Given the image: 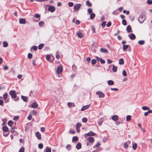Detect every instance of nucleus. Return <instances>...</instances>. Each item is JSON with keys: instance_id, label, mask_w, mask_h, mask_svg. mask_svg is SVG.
Masks as SVG:
<instances>
[{"instance_id": "nucleus-1", "label": "nucleus", "mask_w": 152, "mask_h": 152, "mask_svg": "<svg viewBox=\"0 0 152 152\" xmlns=\"http://www.w3.org/2000/svg\"><path fill=\"white\" fill-rule=\"evenodd\" d=\"M88 142L87 145L88 146L92 145L94 141L95 140L94 138L92 137H89L87 139Z\"/></svg>"}, {"instance_id": "nucleus-2", "label": "nucleus", "mask_w": 152, "mask_h": 152, "mask_svg": "<svg viewBox=\"0 0 152 152\" xmlns=\"http://www.w3.org/2000/svg\"><path fill=\"white\" fill-rule=\"evenodd\" d=\"M146 19L145 15L141 14L140 15L138 19L139 22L140 23H142Z\"/></svg>"}, {"instance_id": "nucleus-3", "label": "nucleus", "mask_w": 152, "mask_h": 152, "mask_svg": "<svg viewBox=\"0 0 152 152\" xmlns=\"http://www.w3.org/2000/svg\"><path fill=\"white\" fill-rule=\"evenodd\" d=\"M9 94L11 95V97L12 98H15L17 97V95L15 91L14 90H11L9 92Z\"/></svg>"}, {"instance_id": "nucleus-4", "label": "nucleus", "mask_w": 152, "mask_h": 152, "mask_svg": "<svg viewBox=\"0 0 152 152\" xmlns=\"http://www.w3.org/2000/svg\"><path fill=\"white\" fill-rule=\"evenodd\" d=\"M80 5L79 4H77L75 5L74 6L73 10L74 12H75L76 11L78 10L80 7Z\"/></svg>"}, {"instance_id": "nucleus-5", "label": "nucleus", "mask_w": 152, "mask_h": 152, "mask_svg": "<svg viewBox=\"0 0 152 152\" xmlns=\"http://www.w3.org/2000/svg\"><path fill=\"white\" fill-rule=\"evenodd\" d=\"M96 94L99 96V98H103L105 96L104 94L101 91L96 92Z\"/></svg>"}, {"instance_id": "nucleus-6", "label": "nucleus", "mask_w": 152, "mask_h": 152, "mask_svg": "<svg viewBox=\"0 0 152 152\" xmlns=\"http://www.w3.org/2000/svg\"><path fill=\"white\" fill-rule=\"evenodd\" d=\"M48 11L51 12H53L55 11V8L54 6H50L48 9Z\"/></svg>"}, {"instance_id": "nucleus-7", "label": "nucleus", "mask_w": 152, "mask_h": 152, "mask_svg": "<svg viewBox=\"0 0 152 152\" xmlns=\"http://www.w3.org/2000/svg\"><path fill=\"white\" fill-rule=\"evenodd\" d=\"M63 70V68L61 66H60L58 67L57 70V73L59 74L61 73Z\"/></svg>"}, {"instance_id": "nucleus-8", "label": "nucleus", "mask_w": 152, "mask_h": 152, "mask_svg": "<svg viewBox=\"0 0 152 152\" xmlns=\"http://www.w3.org/2000/svg\"><path fill=\"white\" fill-rule=\"evenodd\" d=\"M131 142L130 141H128L126 142H125L124 144V148L125 149L127 148L128 147V144H130Z\"/></svg>"}, {"instance_id": "nucleus-9", "label": "nucleus", "mask_w": 152, "mask_h": 152, "mask_svg": "<svg viewBox=\"0 0 152 152\" xmlns=\"http://www.w3.org/2000/svg\"><path fill=\"white\" fill-rule=\"evenodd\" d=\"M128 36L131 39H134L135 38V36L134 34L133 33L131 34H129Z\"/></svg>"}, {"instance_id": "nucleus-10", "label": "nucleus", "mask_w": 152, "mask_h": 152, "mask_svg": "<svg viewBox=\"0 0 152 152\" xmlns=\"http://www.w3.org/2000/svg\"><path fill=\"white\" fill-rule=\"evenodd\" d=\"M112 120L114 121H117L118 119V117L117 115H113L112 117Z\"/></svg>"}, {"instance_id": "nucleus-11", "label": "nucleus", "mask_w": 152, "mask_h": 152, "mask_svg": "<svg viewBox=\"0 0 152 152\" xmlns=\"http://www.w3.org/2000/svg\"><path fill=\"white\" fill-rule=\"evenodd\" d=\"M26 23V20L23 18H20L19 19V23L20 24H24Z\"/></svg>"}, {"instance_id": "nucleus-12", "label": "nucleus", "mask_w": 152, "mask_h": 152, "mask_svg": "<svg viewBox=\"0 0 152 152\" xmlns=\"http://www.w3.org/2000/svg\"><path fill=\"white\" fill-rule=\"evenodd\" d=\"M35 134L37 138L39 140H40L41 138L40 134L38 132H36Z\"/></svg>"}, {"instance_id": "nucleus-13", "label": "nucleus", "mask_w": 152, "mask_h": 152, "mask_svg": "<svg viewBox=\"0 0 152 152\" xmlns=\"http://www.w3.org/2000/svg\"><path fill=\"white\" fill-rule=\"evenodd\" d=\"M96 134L95 133L92 132H90L87 134V135L88 136H94Z\"/></svg>"}, {"instance_id": "nucleus-14", "label": "nucleus", "mask_w": 152, "mask_h": 152, "mask_svg": "<svg viewBox=\"0 0 152 152\" xmlns=\"http://www.w3.org/2000/svg\"><path fill=\"white\" fill-rule=\"evenodd\" d=\"M100 51L101 52L103 53H108V51L106 49L102 48H100Z\"/></svg>"}, {"instance_id": "nucleus-15", "label": "nucleus", "mask_w": 152, "mask_h": 152, "mask_svg": "<svg viewBox=\"0 0 152 152\" xmlns=\"http://www.w3.org/2000/svg\"><path fill=\"white\" fill-rule=\"evenodd\" d=\"M38 104L36 102L32 103L31 104V107L33 108H35L37 107Z\"/></svg>"}, {"instance_id": "nucleus-16", "label": "nucleus", "mask_w": 152, "mask_h": 152, "mask_svg": "<svg viewBox=\"0 0 152 152\" xmlns=\"http://www.w3.org/2000/svg\"><path fill=\"white\" fill-rule=\"evenodd\" d=\"M30 113L32 115H36L37 114V112L36 110H33L32 111H31Z\"/></svg>"}, {"instance_id": "nucleus-17", "label": "nucleus", "mask_w": 152, "mask_h": 152, "mask_svg": "<svg viewBox=\"0 0 152 152\" xmlns=\"http://www.w3.org/2000/svg\"><path fill=\"white\" fill-rule=\"evenodd\" d=\"M132 147L133 149L135 150L137 148V144L136 143L133 142L132 145Z\"/></svg>"}, {"instance_id": "nucleus-18", "label": "nucleus", "mask_w": 152, "mask_h": 152, "mask_svg": "<svg viewBox=\"0 0 152 152\" xmlns=\"http://www.w3.org/2000/svg\"><path fill=\"white\" fill-rule=\"evenodd\" d=\"M67 105L69 107H73L75 106L74 104L71 102H68L67 103Z\"/></svg>"}, {"instance_id": "nucleus-19", "label": "nucleus", "mask_w": 152, "mask_h": 152, "mask_svg": "<svg viewBox=\"0 0 152 152\" xmlns=\"http://www.w3.org/2000/svg\"><path fill=\"white\" fill-rule=\"evenodd\" d=\"M78 37L80 38H81L83 36V35L82 33L80 32H78L77 34Z\"/></svg>"}, {"instance_id": "nucleus-20", "label": "nucleus", "mask_w": 152, "mask_h": 152, "mask_svg": "<svg viewBox=\"0 0 152 152\" xmlns=\"http://www.w3.org/2000/svg\"><path fill=\"white\" fill-rule=\"evenodd\" d=\"M21 98L25 102H26L28 100L27 97L26 96H21Z\"/></svg>"}, {"instance_id": "nucleus-21", "label": "nucleus", "mask_w": 152, "mask_h": 152, "mask_svg": "<svg viewBox=\"0 0 152 152\" xmlns=\"http://www.w3.org/2000/svg\"><path fill=\"white\" fill-rule=\"evenodd\" d=\"M152 113V110H148V111L144 113V115L145 116H146L149 114Z\"/></svg>"}, {"instance_id": "nucleus-22", "label": "nucleus", "mask_w": 152, "mask_h": 152, "mask_svg": "<svg viewBox=\"0 0 152 152\" xmlns=\"http://www.w3.org/2000/svg\"><path fill=\"white\" fill-rule=\"evenodd\" d=\"M81 147V144L80 143H78L76 146V148L77 149H80Z\"/></svg>"}, {"instance_id": "nucleus-23", "label": "nucleus", "mask_w": 152, "mask_h": 152, "mask_svg": "<svg viewBox=\"0 0 152 152\" xmlns=\"http://www.w3.org/2000/svg\"><path fill=\"white\" fill-rule=\"evenodd\" d=\"M126 31L128 33L131 32V26L129 25L126 27Z\"/></svg>"}, {"instance_id": "nucleus-24", "label": "nucleus", "mask_w": 152, "mask_h": 152, "mask_svg": "<svg viewBox=\"0 0 152 152\" xmlns=\"http://www.w3.org/2000/svg\"><path fill=\"white\" fill-rule=\"evenodd\" d=\"M107 83L109 85H113L114 84V82L112 80H109L107 81Z\"/></svg>"}, {"instance_id": "nucleus-25", "label": "nucleus", "mask_w": 152, "mask_h": 152, "mask_svg": "<svg viewBox=\"0 0 152 152\" xmlns=\"http://www.w3.org/2000/svg\"><path fill=\"white\" fill-rule=\"evenodd\" d=\"M78 137L76 136H74L73 137L72 139V142H77L78 141Z\"/></svg>"}, {"instance_id": "nucleus-26", "label": "nucleus", "mask_w": 152, "mask_h": 152, "mask_svg": "<svg viewBox=\"0 0 152 152\" xmlns=\"http://www.w3.org/2000/svg\"><path fill=\"white\" fill-rule=\"evenodd\" d=\"M3 130L4 132H7L8 131V128L7 126H5L3 127Z\"/></svg>"}, {"instance_id": "nucleus-27", "label": "nucleus", "mask_w": 152, "mask_h": 152, "mask_svg": "<svg viewBox=\"0 0 152 152\" xmlns=\"http://www.w3.org/2000/svg\"><path fill=\"white\" fill-rule=\"evenodd\" d=\"M117 69V67L115 66H113L112 68L113 71V72H116Z\"/></svg>"}, {"instance_id": "nucleus-28", "label": "nucleus", "mask_w": 152, "mask_h": 152, "mask_svg": "<svg viewBox=\"0 0 152 152\" xmlns=\"http://www.w3.org/2000/svg\"><path fill=\"white\" fill-rule=\"evenodd\" d=\"M131 120V116L130 115H128L126 117V121H129Z\"/></svg>"}, {"instance_id": "nucleus-29", "label": "nucleus", "mask_w": 152, "mask_h": 152, "mask_svg": "<svg viewBox=\"0 0 152 152\" xmlns=\"http://www.w3.org/2000/svg\"><path fill=\"white\" fill-rule=\"evenodd\" d=\"M66 148L68 150H70L71 149V146L69 144H68L66 147Z\"/></svg>"}, {"instance_id": "nucleus-30", "label": "nucleus", "mask_w": 152, "mask_h": 152, "mask_svg": "<svg viewBox=\"0 0 152 152\" xmlns=\"http://www.w3.org/2000/svg\"><path fill=\"white\" fill-rule=\"evenodd\" d=\"M95 16V14L94 13H91L90 15V18L92 20L94 18Z\"/></svg>"}, {"instance_id": "nucleus-31", "label": "nucleus", "mask_w": 152, "mask_h": 152, "mask_svg": "<svg viewBox=\"0 0 152 152\" xmlns=\"http://www.w3.org/2000/svg\"><path fill=\"white\" fill-rule=\"evenodd\" d=\"M124 63V61L123 58H121L119 60V64H123Z\"/></svg>"}, {"instance_id": "nucleus-32", "label": "nucleus", "mask_w": 152, "mask_h": 152, "mask_svg": "<svg viewBox=\"0 0 152 152\" xmlns=\"http://www.w3.org/2000/svg\"><path fill=\"white\" fill-rule=\"evenodd\" d=\"M142 109L144 110H148L149 109V108L146 106H144L142 107Z\"/></svg>"}, {"instance_id": "nucleus-33", "label": "nucleus", "mask_w": 152, "mask_h": 152, "mask_svg": "<svg viewBox=\"0 0 152 152\" xmlns=\"http://www.w3.org/2000/svg\"><path fill=\"white\" fill-rule=\"evenodd\" d=\"M44 46V45L42 43L39 44L38 47V48L40 50L42 49V48Z\"/></svg>"}, {"instance_id": "nucleus-34", "label": "nucleus", "mask_w": 152, "mask_h": 152, "mask_svg": "<svg viewBox=\"0 0 152 152\" xmlns=\"http://www.w3.org/2000/svg\"><path fill=\"white\" fill-rule=\"evenodd\" d=\"M86 4L87 6L89 7H91L92 6V4L90 3L89 1H86Z\"/></svg>"}, {"instance_id": "nucleus-35", "label": "nucleus", "mask_w": 152, "mask_h": 152, "mask_svg": "<svg viewBox=\"0 0 152 152\" xmlns=\"http://www.w3.org/2000/svg\"><path fill=\"white\" fill-rule=\"evenodd\" d=\"M8 96V94L7 93L4 94L3 95V98L4 100H6Z\"/></svg>"}, {"instance_id": "nucleus-36", "label": "nucleus", "mask_w": 152, "mask_h": 152, "mask_svg": "<svg viewBox=\"0 0 152 152\" xmlns=\"http://www.w3.org/2000/svg\"><path fill=\"white\" fill-rule=\"evenodd\" d=\"M138 43L140 45H143L145 43V41L144 40H142L139 41Z\"/></svg>"}, {"instance_id": "nucleus-37", "label": "nucleus", "mask_w": 152, "mask_h": 152, "mask_svg": "<svg viewBox=\"0 0 152 152\" xmlns=\"http://www.w3.org/2000/svg\"><path fill=\"white\" fill-rule=\"evenodd\" d=\"M128 48V45H124L123 47V49L125 51Z\"/></svg>"}, {"instance_id": "nucleus-38", "label": "nucleus", "mask_w": 152, "mask_h": 152, "mask_svg": "<svg viewBox=\"0 0 152 152\" xmlns=\"http://www.w3.org/2000/svg\"><path fill=\"white\" fill-rule=\"evenodd\" d=\"M106 23V22L105 21H104L102 22L101 25L102 28H104V27L105 26Z\"/></svg>"}, {"instance_id": "nucleus-39", "label": "nucleus", "mask_w": 152, "mask_h": 152, "mask_svg": "<svg viewBox=\"0 0 152 152\" xmlns=\"http://www.w3.org/2000/svg\"><path fill=\"white\" fill-rule=\"evenodd\" d=\"M3 46L4 47H7L8 45V43L7 42L5 41H4L3 42Z\"/></svg>"}, {"instance_id": "nucleus-40", "label": "nucleus", "mask_w": 152, "mask_h": 152, "mask_svg": "<svg viewBox=\"0 0 152 152\" xmlns=\"http://www.w3.org/2000/svg\"><path fill=\"white\" fill-rule=\"evenodd\" d=\"M13 122L12 121H9L8 122V125L11 126L13 124Z\"/></svg>"}, {"instance_id": "nucleus-41", "label": "nucleus", "mask_w": 152, "mask_h": 152, "mask_svg": "<svg viewBox=\"0 0 152 152\" xmlns=\"http://www.w3.org/2000/svg\"><path fill=\"white\" fill-rule=\"evenodd\" d=\"M122 75L124 77H126V76L127 73L125 70H124L123 71Z\"/></svg>"}, {"instance_id": "nucleus-42", "label": "nucleus", "mask_w": 152, "mask_h": 152, "mask_svg": "<svg viewBox=\"0 0 152 152\" xmlns=\"http://www.w3.org/2000/svg\"><path fill=\"white\" fill-rule=\"evenodd\" d=\"M56 57L57 59H59L60 58V56L58 55V52L57 51L56 53Z\"/></svg>"}, {"instance_id": "nucleus-43", "label": "nucleus", "mask_w": 152, "mask_h": 152, "mask_svg": "<svg viewBox=\"0 0 152 152\" xmlns=\"http://www.w3.org/2000/svg\"><path fill=\"white\" fill-rule=\"evenodd\" d=\"M99 60L102 64H103L105 63V61L101 58H99Z\"/></svg>"}, {"instance_id": "nucleus-44", "label": "nucleus", "mask_w": 152, "mask_h": 152, "mask_svg": "<svg viewBox=\"0 0 152 152\" xmlns=\"http://www.w3.org/2000/svg\"><path fill=\"white\" fill-rule=\"evenodd\" d=\"M100 145V143L99 142H98L96 144V145L94 146L93 148H95V147H98Z\"/></svg>"}, {"instance_id": "nucleus-45", "label": "nucleus", "mask_w": 152, "mask_h": 152, "mask_svg": "<svg viewBox=\"0 0 152 152\" xmlns=\"http://www.w3.org/2000/svg\"><path fill=\"white\" fill-rule=\"evenodd\" d=\"M28 57L29 59H31L32 57V55L31 53H29L28 55Z\"/></svg>"}, {"instance_id": "nucleus-46", "label": "nucleus", "mask_w": 152, "mask_h": 152, "mask_svg": "<svg viewBox=\"0 0 152 152\" xmlns=\"http://www.w3.org/2000/svg\"><path fill=\"white\" fill-rule=\"evenodd\" d=\"M81 126V124L79 123L77 124L76 125V128H79Z\"/></svg>"}, {"instance_id": "nucleus-47", "label": "nucleus", "mask_w": 152, "mask_h": 152, "mask_svg": "<svg viewBox=\"0 0 152 152\" xmlns=\"http://www.w3.org/2000/svg\"><path fill=\"white\" fill-rule=\"evenodd\" d=\"M96 60L95 59H93L91 61V64H92V65H94V64H95V63H96Z\"/></svg>"}, {"instance_id": "nucleus-48", "label": "nucleus", "mask_w": 152, "mask_h": 152, "mask_svg": "<svg viewBox=\"0 0 152 152\" xmlns=\"http://www.w3.org/2000/svg\"><path fill=\"white\" fill-rule=\"evenodd\" d=\"M38 147L39 149H41L43 147V145L42 143H39L38 145Z\"/></svg>"}, {"instance_id": "nucleus-49", "label": "nucleus", "mask_w": 152, "mask_h": 152, "mask_svg": "<svg viewBox=\"0 0 152 152\" xmlns=\"http://www.w3.org/2000/svg\"><path fill=\"white\" fill-rule=\"evenodd\" d=\"M51 149L47 147L46 148V150L45 152H51Z\"/></svg>"}, {"instance_id": "nucleus-50", "label": "nucleus", "mask_w": 152, "mask_h": 152, "mask_svg": "<svg viewBox=\"0 0 152 152\" xmlns=\"http://www.w3.org/2000/svg\"><path fill=\"white\" fill-rule=\"evenodd\" d=\"M39 24L40 26H42L44 24V23L43 22L41 21L39 22Z\"/></svg>"}, {"instance_id": "nucleus-51", "label": "nucleus", "mask_w": 152, "mask_h": 152, "mask_svg": "<svg viewBox=\"0 0 152 152\" xmlns=\"http://www.w3.org/2000/svg\"><path fill=\"white\" fill-rule=\"evenodd\" d=\"M88 12L89 14L92 13V10L91 8H89L88 10Z\"/></svg>"}, {"instance_id": "nucleus-52", "label": "nucleus", "mask_w": 152, "mask_h": 152, "mask_svg": "<svg viewBox=\"0 0 152 152\" xmlns=\"http://www.w3.org/2000/svg\"><path fill=\"white\" fill-rule=\"evenodd\" d=\"M69 6V7H72L73 6V3L72 2H69L68 3Z\"/></svg>"}, {"instance_id": "nucleus-53", "label": "nucleus", "mask_w": 152, "mask_h": 152, "mask_svg": "<svg viewBox=\"0 0 152 152\" xmlns=\"http://www.w3.org/2000/svg\"><path fill=\"white\" fill-rule=\"evenodd\" d=\"M123 24L124 25H126L127 24L125 20H123L122 21Z\"/></svg>"}, {"instance_id": "nucleus-54", "label": "nucleus", "mask_w": 152, "mask_h": 152, "mask_svg": "<svg viewBox=\"0 0 152 152\" xmlns=\"http://www.w3.org/2000/svg\"><path fill=\"white\" fill-rule=\"evenodd\" d=\"M50 56L49 55H47L46 56V59L48 61H50Z\"/></svg>"}, {"instance_id": "nucleus-55", "label": "nucleus", "mask_w": 152, "mask_h": 152, "mask_svg": "<svg viewBox=\"0 0 152 152\" xmlns=\"http://www.w3.org/2000/svg\"><path fill=\"white\" fill-rule=\"evenodd\" d=\"M24 149L23 147L21 148L19 150V152H24Z\"/></svg>"}, {"instance_id": "nucleus-56", "label": "nucleus", "mask_w": 152, "mask_h": 152, "mask_svg": "<svg viewBox=\"0 0 152 152\" xmlns=\"http://www.w3.org/2000/svg\"><path fill=\"white\" fill-rule=\"evenodd\" d=\"M33 49L34 50H36L37 49V47L36 46H33L31 48V49Z\"/></svg>"}, {"instance_id": "nucleus-57", "label": "nucleus", "mask_w": 152, "mask_h": 152, "mask_svg": "<svg viewBox=\"0 0 152 152\" xmlns=\"http://www.w3.org/2000/svg\"><path fill=\"white\" fill-rule=\"evenodd\" d=\"M32 115L30 113L28 117V119L29 120H31L32 118Z\"/></svg>"}, {"instance_id": "nucleus-58", "label": "nucleus", "mask_w": 152, "mask_h": 152, "mask_svg": "<svg viewBox=\"0 0 152 152\" xmlns=\"http://www.w3.org/2000/svg\"><path fill=\"white\" fill-rule=\"evenodd\" d=\"M147 3L149 4H152V0H148L147 1Z\"/></svg>"}, {"instance_id": "nucleus-59", "label": "nucleus", "mask_w": 152, "mask_h": 152, "mask_svg": "<svg viewBox=\"0 0 152 152\" xmlns=\"http://www.w3.org/2000/svg\"><path fill=\"white\" fill-rule=\"evenodd\" d=\"M111 25V22L110 21L107 24V27H110Z\"/></svg>"}, {"instance_id": "nucleus-60", "label": "nucleus", "mask_w": 152, "mask_h": 152, "mask_svg": "<svg viewBox=\"0 0 152 152\" xmlns=\"http://www.w3.org/2000/svg\"><path fill=\"white\" fill-rule=\"evenodd\" d=\"M34 17L36 18H40V16L38 14H36L35 15Z\"/></svg>"}, {"instance_id": "nucleus-61", "label": "nucleus", "mask_w": 152, "mask_h": 152, "mask_svg": "<svg viewBox=\"0 0 152 152\" xmlns=\"http://www.w3.org/2000/svg\"><path fill=\"white\" fill-rule=\"evenodd\" d=\"M110 89L111 90L113 91H118V89L117 88H110Z\"/></svg>"}, {"instance_id": "nucleus-62", "label": "nucleus", "mask_w": 152, "mask_h": 152, "mask_svg": "<svg viewBox=\"0 0 152 152\" xmlns=\"http://www.w3.org/2000/svg\"><path fill=\"white\" fill-rule=\"evenodd\" d=\"M107 63L108 64H110L112 63V61L110 59L107 60Z\"/></svg>"}, {"instance_id": "nucleus-63", "label": "nucleus", "mask_w": 152, "mask_h": 152, "mask_svg": "<svg viewBox=\"0 0 152 152\" xmlns=\"http://www.w3.org/2000/svg\"><path fill=\"white\" fill-rule=\"evenodd\" d=\"M4 104L3 101L2 100H0V105L3 106Z\"/></svg>"}, {"instance_id": "nucleus-64", "label": "nucleus", "mask_w": 152, "mask_h": 152, "mask_svg": "<svg viewBox=\"0 0 152 152\" xmlns=\"http://www.w3.org/2000/svg\"><path fill=\"white\" fill-rule=\"evenodd\" d=\"M72 69L74 71H75L76 69V66L75 65H73L72 66Z\"/></svg>"}]
</instances>
